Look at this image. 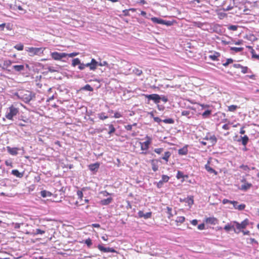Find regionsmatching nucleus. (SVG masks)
<instances>
[{
    "label": "nucleus",
    "instance_id": "f257e3e1",
    "mask_svg": "<svg viewBox=\"0 0 259 259\" xmlns=\"http://www.w3.org/2000/svg\"><path fill=\"white\" fill-rule=\"evenodd\" d=\"M18 113L19 109L12 105L8 109L5 117L9 120H13V117Z\"/></svg>",
    "mask_w": 259,
    "mask_h": 259
},
{
    "label": "nucleus",
    "instance_id": "f03ea898",
    "mask_svg": "<svg viewBox=\"0 0 259 259\" xmlns=\"http://www.w3.org/2000/svg\"><path fill=\"white\" fill-rule=\"evenodd\" d=\"M17 96L25 103H28L32 99L31 93L27 91L20 92Z\"/></svg>",
    "mask_w": 259,
    "mask_h": 259
},
{
    "label": "nucleus",
    "instance_id": "7ed1b4c3",
    "mask_svg": "<svg viewBox=\"0 0 259 259\" xmlns=\"http://www.w3.org/2000/svg\"><path fill=\"white\" fill-rule=\"evenodd\" d=\"M45 49V48H42L28 47L26 48V51L29 53L30 56H33L43 54Z\"/></svg>",
    "mask_w": 259,
    "mask_h": 259
},
{
    "label": "nucleus",
    "instance_id": "20e7f679",
    "mask_svg": "<svg viewBox=\"0 0 259 259\" xmlns=\"http://www.w3.org/2000/svg\"><path fill=\"white\" fill-rule=\"evenodd\" d=\"M151 21L155 23L165 25L167 26H171L173 24L172 21H166L157 17H152L151 18Z\"/></svg>",
    "mask_w": 259,
    "mask_h": 259
},
{
    "label": "nucleus",
    "instance_id": "39448f33",
    "mask_svg": "<svg viewBox=\"0 0 259 259\" xmlns=\"http://www.w3.org/2000/svg\"><path fill=\"white\" fill-rule=\"evenodd\" d=\"M51 56L55 60H61L62 58L67 57L65 53H58L57 52L51 53Z\"/></svg>",
    "mask_w": 259,
    "mask_h": 259
},
{
    "label": "nucleus",
    "instance_id": "423d86ee",
    "mask_svg": "<svg viewBox=\"0 0 259 259\" xmlns=\"http://www.w3.org/2000/svg\"><path fill=\"white\" fill-rule=\"evenodd\" d=\"M145 97L148 100H153L156 104L159 103L161 100V97L159 95L156 94L146 95H145Z\"/></svg>",
    "mask_w": 259,
    "mask_h": 259
},
{
    "label": "nucleus",
    "instance_id": "0eeeda50",
    "mask_svg": "<svg viewBox=\"0 0 259 259\" xmlns=\"http://www.w3.org/2000/svg\"><path fill=\"white\" fill-rule=\"evenodd\" d=\"M145 139H147L144 142H140L141 149L142 150H147L148 149L150 144L151 143V138L148 136H146Z\"/></svg>",
    "mask_w": 259,
    "mask_h": 259
},
{
    "label": "nucleus",
    "instance_id": "6e6552de",
    "mask_svg": "<svg viewBox=\"0 0 259 259\" xmlns=\"http://www.w3.org/2000/svg\"><path fill=\"white\" fill-rule=\"evenodd\" d=\"M233 224H235V228H236L237 229L240 230L242 229L246 228V227L248 225V220L246 219L242 221L241 223L234 221Z\"/></svg>",
    "mask_w": 259,
    "mask_h": 259
},
{
    "label": "nucleus",
    "instance_id": "1a4fd4ad",
    "mask_svg": "<svg viewBox=\"0 0 259 259\" xmlns=\"http://www.w3.org/2000/svg\"><path fill=\"white\" fill-rule=\"evenodd\" d=\"M85 64V67H89L90 70L94 71L97 69V61L94 58L92 59L89 63Z\"/></svg>",
    "mask_w": 259,
    "mask_h": 259
},
{
    "label": "nucleus",
    "instance_id": "9d476101",
    "mask_svg": "<svg viewBox=\"0 0 259 259\" xmlns=\"http://www.w3.org/2000/svg\"><path fill=\"white\" fill-rule=\"evenodd\" d=\"M97 247L100 251L104 252H116V251L114 248L110 247H105L100 244H99Z\"/></svg>",
    "mask_w": 259,
    "mask_h": 259
},
{
    "label": "nucleus",
    "instance_id": "9b49d317",
    "mask_svg": "<svg viewBox=\"0 0 259 259\" xmlns=\"http://www.w3.org/2000/svg\"><path fill=\"white\" fill-rule=\"evenodd\" d=\"M138 216L139 218H143L145 219H148L151 218L152 217V212H146V213H144V212L141 210L139 211L138 212Z\"/></svg>",
    "mask_w": 259,
    "mask_h": 259
},
{
    "label": "nucleus",
    "instance_id": "f8f14e48",
    "mask_svg": "<svg viewBox=\"0 0 259 259\" xmlns=\"http://www.w3.org/2000/svg\"><path fill=\"white\" fill-rule=\"evenodd\" d=\"M232 204L235 209L239 210H242L245 208V205L244 204H238V202L236 201H233Z\"/></svg>",
    "mask_w": 259,
    "mask_h": 259
},
{
    "label": "nucleus",
    "instance_id": "ddd939ff",
    "mask_svg": "<svg viewBox=\"0 0 259 259\" xmlns=\"http://www.w3.org/2000/svg\"><path fill=\"white\" fill-rule=\"evenodd\" d=\"M238 142H241L244 146H246L249 141V138L247 136L245 135L240 137V139L237 140Z\"/></svg>",
    "mask_w": 259,
    "mask_h": 259
},
{
    "label": "nucleus",
    "instance_id": "4468645a",
    "mask_svg": "<svg viewBox=\"0 0 259 259\" xmlns=\"http://www.w3.org/2000/svg\"><path fill=\"white\" fill-rule=\"evenodd\" d=\"M8 152L12 155H16L18 154V149L17 148H11L10 146L7 147Z\"/></svg>",
    "mask_w": 259,
    "mask_h": 259
},
{
    "label": "nucleus",
    "instance_id": "2eb2a0df",
    "mask_svg": "<svg viewBox=\"0 0 259 259\" xmlns=\"http://www.w3.org/2000/svg\"><path fill=\"white\" fill-rule=\"evenodd\" d=\"M99 163L97 162L89 165V167L91 171L96 172L99 167Z\"/></svg>",
    "mask_w": 259,
    "mask_h": 259
},
{
    "label": "nucleus",
    "instance_id": "dca6fc26",
    "mask_svg": "<svg viewBox=\"0 0 259 259\" xmlns=\"http://www.w3.org/2000/svg\"><path fill=\"white\" fill-rule=\"evenodd\" d=\"M218 220L214 217H209L206 219V222L211 225H215L218 224Z\"/></svg>",
    "mask_w": 259,
    "mask_h": 259
},
{
    "label": "nucleus",
    "instance_id": "f3484780",
    "mask_svg": "<svg viewBox=\"0 0 259 259\" xmlns=\"http://www.w3.org/2000/svg\"><path fill=\"white\" fill-rule=\"evenodd\" d=\"M235 224H233V222L231 223L230 224H227L225 227L224 229L227 231L229 232L231 230L233 229L235 231Z\"/></svg>",
    "mask_w": 259,
    "mask_h": 259
},
{
    "label": "nucleus",
    "instance_id": "a211bd4d",
    "mask_svg": "<svg viewBox=\"0 0 259 259\" xmlns=\"http://www.w3.org/2000/svg\"><path fill=\"white\" fill-rule=\"evenodd\" d=\"M205 139L210 141L212 145L215 144L217 142V139L215 136H207Z\"/></svg>",
    "mask_w": 259,
    "mask_h": 259
},
{
    "label": "nucleus",
    "instance_id": "6ab92c4d",
    "mask_svg": "<svg viewBox=\"0 0 259 259\" xmlns=\"http://www.w3.org/2000/svg\"><path fill=\"white\" fill-rule=\"evenodd\" d=\"M12 68L17 72H21L24 70V66L23 65H14Z\"/></svg>",
    "mask_w": 259,
    "mask_h": 259
},
{
    "label": "nucleus",
    "instance_id": "aec40b11",
    "mask_svg": "<svg viewBox=\"0 0 259 259\" xmlns=\"http://www.w3.org/2000/svg\"><path fill=\"white\" fill-rule=\"evenodd\" d=\"M205 167L206 170L209 172L214 173L215 175H217V172L209 166V161H208L207 163L205 165Z\"/></svg>",
    "mask_w": 259,
    "mask_h": 259
},
{
    "label": "nucleus",
    "instance_id": "412c9836",
    "mask_svg": "<svg viewBox=\"0 0 259 259\" xmlns=\"http://www.w3.org/2000/svg\"><path fill=\"white\" fill-rule=\"evenodd\" d=\"M178 153L181 155H185L188 153V149L187 146H185L178 150Z\"/></svg>",
    "mask_w": 259,
    "mask_h": 259
},
{
    "label": "nucleus",
    "instance_id": "4be33fe9",
    "mask_svg": "<svg viewBox=\"0 0 259 259\" xmlns=\"http://www.w3.org/2000/svg\"><path fill=\"white\" fill-rule=\"evenodd\" d=\"M40 195L41 197L45 198L47 197H51L52 195V193L46 190L40 191Z\"/></svg>",
    "mask_w": 259,
    "mask_h": 259
},
{
    "label": "nucleus",
    "instance_id": "5701e85b",
    "mask_svg": "<svg viewBox=\"0 0 259 259\" xmlns=\"http://www.w3.org/2000/svg\"><path fill=\"white\" fill-rule=\"evenodd\" d=\"M12 174L17 177V178H22L23 176V174L20 172L17 169H13L12 170Z\"/></svg>",
    "mask_w": 259,
    "mask_h": 259
},
{
    "label": "nucleus",
    "instance_id": "b1692460",
    "mask_svg": "<svg viewBox=\"0 0 259 259\" xmlns=\"http://www.w3.org/2000/svg\"><path fill=\"white\" fill-rule=\"evenodd\" d=\"M112 201V198L111 197L108 198L107 199H103L101 201V203L102 205H108L110 204Z\"/></svg>",
    "mask_w": 259,
    "mask_h": 259
},
{
    "label": "nucleus",
    "instance_id": "393cba45",
    "mask_svg": "<svg viewBox=\"0 0 259 259\" xmlns=\"http://www.w3.org/2000/svg\"><path fill=\"white\" fill-rule=\"evenodd\" d=\"M251 186L252 185L250 183H245L244 185H241V190L245 191L249 189L251 187Z\"/></svg>",
    "mask_w": 259,
    "mask_h": 259
},
{
    "label": "nucleus",
    "instance_id": "a878e982",
    "mask_svg": "<svg viewBox=\"0 0 259 259\" xmlns=\"http://www.w3.org/2000/svg\"><path fill=\"white\" fill-rule=\"evenodd\" d=\"M220 56V53L215 52L213 55L209 56V58L213 61H216L218 60V58Z\"/></svg>",
    "mask_w": 259,
    "mask_h": 259
},
{
    "label": "nucleus",
    "instance_id": "bb28decb",
    "mask_svg": "<svg viewBox=\"0 0 259 259\" xmlns=\"http://www.w3.org/2000/svg\"><path fill=\"white\" fill-rule=\"evenodd\" d=\"M98 66H106L108 68L110 67L108 63L106 61H100V62L97 61V67H98Z\"/></svg>",
    "mask_w": 259,
    "mask_h": 259
},
{
    "label": "nucleus",
    "instance_id": "cd10ccee",
    "mask_svg": "<svg viewBox=\"0 0 259 259\" xmlns=\"http://www.w3.org/2000/svg\"><path fill=\"white\" fill-rule=\"evenodd\" d=\"M171 155V153L169 151L165 152L164 156L162 157V159L165 160L166 162L168 161V159Z\"/></svg>",
    "mask_w": 259,
    "mask_h": 259
},
{
    "label": "nucleus",
    "instance_id": "c85d7f7f",
    "mask_svg": "<svg viewBox=\"0 0 259 259\" xmlns=\"http://www.w3.org/2000/svg\"><path fill=\"white\" fill-rule=\"evenodd\" d=\"M45 233V231L42 230L40 229H36L35 230H33V234L36 235L38 234H44Z\"/></svg>",
    "mask_w": 259,
    "mask_h": 259
},
{
    "label": "nucleus",
    "instance_id": "c756f323",
    "mask_svg": "<svg viewBox=\"0 0 259 259\" xmlns=\"http://www.w3.org/2000/svg\"><path fill=\"white\" fill-rule=\"evenodd\" d=\"M132 72L138 76H140L142 74V71L137 68H134L132 70Z\"/></svg>",
    "mask_w": 259,
    "mask_h": 259
},
{
    "label": "nucleus",
    "instance_id": "7c9ffc66",
    "mask_svg": "<svg viewBox=\"0 0 259 259\" xmlns=\"http://www.w3.org/2000/svg\"><path fill=\"white\" fill-rule=\"evenodd\" d=\"M80 64V61L78 58H75L72 60V65L73 67L76 66V65H78Z\"/></svg>",
    "mask_w": 259,
    "mask_h": 259
},
{
    "label": "nucleus",
    "instance_id": "2f4dec72",
    "mask_svg": "<svg viewBox=\"0 0 259 259\" xmlns=\"http://www.w3.org/2000/svg\"><path fill=\"white\" fill-rule=\"evenodd\" d=\"M238 108H239V107L237 105H232L228 106V111H229L230 112H234Z\"/></svg>",
    "mask_w": 259,
    "mask_h": 259
},
{
    "label": "nucleus",
    "instance_id": "473e14b6",
    "mask_svg": "<svg viewBox=\"0 0 259 259\" xmlns=\"http://www.w3.org/2000/svg\"><path fill=\"white\" fill-rule=\"evenodd\" d=\"M151 164H152V170L154 171H156L158 169V166L157 163H156L155 162L154 160H153L151 161Z\"/></svg>",
    "mask_w": 259,
    "mask_h": 259
},
{
    "label": "nucleus",
    "instance_id": "72a5a7b5",
    "mask_svg": "<svg viewBox=\"0 0 259 259\" xmlns=\"http://www.w3.org/2000/svg\"><path fill=\"white\" fill-rule=\"evenodd\" d=\"M14 48L18 51H22L24 49V46L23 44L20 43L15 45Z\"/></svg>",
    "mask_w": 259,
    "mask_h": 259
},
{
    "label": "nucleus",
    "instance_id": "f704fd0d",
    "mask_svg": "<svg viewBox=\"0 0 259 259\" xmlns=\"http://www.w3.org/2000/svg\"><path fill=\"white\" fill-rule=\"evenodd\" d=\"M12 63H13V62L10 60H5L4 61V66L5 67H6V68H7L9 66H11Z\"/></svg>",
    "mask_w": 259,
    "mask_h": 259
},
{
    "label": "nucleus",
    "instance_id": "c9c22d12",
    "mask_svg": "<svg viewBox=\"0 0 259 259\" xmlns=\"http://www.w3.org/2000/svg\"><path fill=\"white\" fill-rule=\"evenodd\" d=\"M109 131L108 132V134L109 135H111L114 133L115 131V128L113 126L112 124L109 125Z\"/></svg>",
    "mask_w": 259,
    "mask_h": 259
},
{
    "label": "nucleus",
    "instance_id": "e433bc0d",
    "mask_svg": "<svg viewBox=\"0 0 259 259\" xmlns=\"http://www.w3.org/2000/svg\"><path fill=\"white\" fill-rule=\"evenodd\" d=\"M162 121L165 123L173 124L174 123V120L172 118H167L162 120Z\"/></svg>",
    "mask_w": 259,
    "mask_h": 259
},
{
    "label": "nucleus",
    "instance_id": "4c0bfd02",
    "mask_svg": "<svg viewBox=\"0 0 259 259\" xmlns=\"http://www.w3.org/2000/svg\"><path fill=\"white\" fill-rule=\"evenodd\" d=\"M211 114V111L209 110H207L205 111L202 114V116L204 118H207L208 117L209 115Z\"/></svg>",
    "mask_w": 259,
    "mask_h": 259
},
{
    "label": "nucleus",
    "instance_id": "58836bf2",
    "mask_svg": "<svg viewBox=\"0 0 259 259\" xmlns=\"http://www.w3.org/2000/svg\"><path fill=\"white\" fill-rule=\"evenodd\" d=\"M98 117L101 120H104L107 119L108 117L105 115V113L102 112L98 114Z\"/></svg>",
    "mask_w": 259,
    "mask_h": 259
},
{
    "label": "nucleus",
    "instance_id": "ea45409f",
    "mask_svg": "<svg viewBox=\"0 0 259 259\" xmlns=\"http://www.w3.org/2000/svg\"><path fill=\"white\" fill-rule=\"evenodd\" d=\"M234 60L231 58H229L227 59V61L225 63L223 64V65L225 67H227L229 64L233 63Z\"/></svg>",
    "mask_w": 259,
    "mask_h": 259
},
{
    "label": "nucleus",
    "instance_id": "a19ab883",
    "mask_svg": "<svg viewBox=\"0 0 259 259\" xmlns=\"http://www.w3.org/2000/svg\"><path fill=\"white\" fill-rule=\"evenodd\" d=\"M150 115H151V116L152 117H153L155 122L159 123L160 122L162 121V120H161L160 118H159L158 117H154L153 113H150Z\"/></svg>",
    "mask_w": 259,
    "mask_h": 259
},
{
    "label": "nucleus",
    "instance_id": "79ce46f5",
    "mask_svg": "<svg viewBox=\"0 0 259 259\" xmlns=\"http://www.w3.org/2000/svg\"><path fill=\"white\" fill-rule=\"evenodd\" d=\"M185 220L184 217H177L176 221L177 223H183Z\"/></svg>",
    "mask_w": 259,
    "mask_h": 259
},
{
    "label": "nucleus",
    "instance_id": "37998d69",
    "mask_svg": "<svg viewBox=\"0 0 259 259\" xmlns=\"http://www.w3.org/2000/svg\"><path fill=\"white\" fill-rule=\"evenodd\" d=\"M251 53L252 55V57L253 58H255V59H256L259 60V55H257L255 53V52L253 49H252V50L251 51Z\"/></svg>",
    "mask_w": 259,
    "mask_h": 259
},
{
    "label": "nucleus",
    "instance_id": "c03bdc74",
    "mask_svg": "<svg viewBox=\"0 0 259 259\" xmlns=\"http://www.w3.org/2000/svg\"><path fill=\"white\" fill-rule=\"evenodd\" d=\"M82 89L89 91H93V88L90 84H86L84 87L82 88Z\"/></svg>",
    "mask_w": 259,
    "mask_h": 259
},
{
    "label": "nucleus",
    "instance_id": "a18cd8bd",
    "mask_svg": "<svg viewBox=\"0 0 259 259\" xmlns=\"http://www.w3.org/2000/svg\"><path fill=\"white\" fill-rule=\"evenodd\" d=\"M169 177L166 175H162V179H161V181L163 182V183H166L167 182H168V181L169 180Z\"/></svg>",
    "mask_w": 259,
    "mask_h": 259
},
{
    "label": "nucleus",
    "instance_id": "49530a36",
    "mask_svg": "<svg viewBox=\"0 0 259 259\" xmlns=\"http://www.w3.org/2000/svg\"><path fill=\"white\" fill-rule=\"evenodd\" d=\"M231 50L235 51V52H241L243 50V48L231 47Z\"/></svg>",
    "mask_w": 259,
    "mask_h": 259
},
{
    "label": "nucleus",
    "instance_id": "de8ad7c7",
    "mask_svg": "<svg viewBox=\"0 0 259 259\" xmlns=\"http://www.w3.org/2000/svg\"><path fill=\"white\" fill-rule=\"evenodd\" d=\"M84 243L87 245V246L90 247L92 244V240L90 238H88L84 241Z\"/></svg>",
    "mask_w": 259,
    "mask_h": 259
},
{
    "label": "nucleus",
    "instance_id": "09e8293b",
    "mask_svg": "<svg viewBox=\"0 0 259 259\" xmlns=\"http://www.w3.org/2000/svg\"><path fill=\"white\" fill-rule=\"evenodd\" d=\"M190 114V111L184 110L182 112V115L187 116L188 118L190 117L189 115Z\"/></svg>",
    "mask_w": 259,
    "mask_h": 259
},
{
    "label": "nucleus",
    "instance_id": "8fccbe9b",
    "mask_svg": "<svg viewBox=\"0 0 259 259\" xmlns=\"http://www.w3.org/2000/svg\"><path fill=\"white\" fill-rule=\"evenodd\" d=\"M132 11L133 12H134L135 11V9L134 8H131L129 10H124L123 11V13L125 16H127L129 15L128 11Z\"/></svg>",
    "mask_w": 259,
    "mask_h": 259
},
{
    "label": "nucleus",
    "instance_id": "3c124183",
    "mask_svg": "<svg viewBox=\"0 0 259 259\" xmlns=\"http://www.w3.org/2000/svg\"><path fill=\"white\" fill-rule=\"evenodd\" d=\"M241 72L244 74L248 72V68L246 66H242V67H241Z\"/></svg>",
    "mask_w": 259,
    "mask_h": 259
},
{
    "label": "nucleus",
    "instance_id": "603ef678",
    "mask_svg": "<svg viewBox=\"0 0 259 259\" xmlns=\"http://www.w3.org/2000/svg\"><path fill=\"white\" fill-rule=\"evenodd\" d=\"M177 178L179 179L180 178H184V175L183 172L181 171H178L177 174Z\"/></svg>",
    "mask_w": 259,
    "mask_h": 259
},
{
    "label": "nucleus",
    "instance_id": "864d4df0",
    "mask_svg": "<svg viewBox=\"0 0 259 259\" xmlns=\"http://www.w3.org/2000/svg\"><path fill=\"white\" fill-rule=\"evenodd\" d=\"M163 151V149L162 148H156L154 149V152L156 153L160 154Z\"/></svg>",
    "mask_w": 259,
    "mask_h": 259
},
{
    "label": "nucleus",
    "instance_id": "5fc2aeb1",
    "mask_svg": "<svg viewBox=\"0 0 259 259\" xmlns=\"http://www.w3.org/2000/svg\"><path fill=\"white\" fill-rule=\"evenodd\" d=\"M164 183L161 181H159L158 182L156 183V186L158 188H161L163 185Z\"/></svg>",
    "mask_w": 259,
    "mask_h": 259
},
{
    "label": "nucleus",
    "instance_id": "6e6d98bb",
    "mask_svg": "<svg viewBox=\"0 0 259 259\" xmlns=\"http://www.w3.org/2000/svg\"><path fill=\"white\" fill-rule=\"evenodd\" d=\"M66 54L67 55V56H68L69 57H75V56H77L78 54V53L73 52V53H70V54L66 53Z\"/></svg>",
    "mask_w": 259,
    "mask_h": 259
},
{
    "label": "nucleus",
    "instance_id": "4d7b16f0",
    "mask_svg": "<svg viewBox=\"0 0 259 259\" xmlns=\"http://www.w3.org/2000/svg\"><path fill=\"white\" fill-rule=\"evenodd\" d=\"M77 195L78 196V198L82 199V198L83 197V193H82V191H79V190L77 191Z\"/></svg>",
    "mask_w": 259,
    "mask_h": 259
},
{
    "label": "nucleus",
    "instance_id": "13d9d810",
    "mask_svg": "<svg viewBox=\"0 0 259 259\" xmlns=\"http://www.w3.org/2000/svg\"><path fill=\"white\" fill-rule=\"evenodd\" d=\"M113 117L115 118H118L122 117V114L118 112H116L114 113Z\"/></svg>",
    "mask_w": 259,
    "mask_h": 259
},
{
    "label": "nucleus",
    "instance_id": "bf43d9fd",
    "mask_svg": "<svg viewBox=\"0 0 259 259\" xmlns=\"http://www.w3.org/2000/svg\"><path fill=\"white\" fill-rule=\"evenodd\" d=\"M249 241H250L248 243H250L251 244H258L257 241L256 240H255L254 238H250Z\"/></svg>",
    "mask_w": 259,
    "mask_h": 259
},
{
    "label": "nucleus",
    "instance_id": "052dcab7",
    "mask_svg": "<svg viewBox=\"0 0 259 259\" xmlns=\"http://www.w3.org/2000/svg\"><path fill=\"white\" fill-rule=\"evenodd\" d=\"M233 202V201H231V200H229L228 199H224L223 200V203L225 204H227V203H231V204H232V202Z\"/></svg>",
    "mask_w": 259,
    "mask_h": 259
},
{
    "label": "nucleus",
    "instance_id": "680f3d73",
    "mask_svg": "<svg viewBox=\"0 0 259 259\" xmlns=\"http://www.w3.org/2000/svg\"><path fill=\"white\" fill-rule=\"evenodd\" d=\"M85 68V64L84 63H82L80 62L78 66V69L80 70H83Z\"/></svg>",
    "mask_w": 259,
    "mask_h": 259
},
{
    "label": "nucleus",
    "instance_id": "e2e57ef3",
    "mask_svg": "<svg viewBox=\"0 0 259 259\" xmlns=\"http://www.w3.org/2000/svg\"><path fill=\"white\" fill-rule=\"evenodd\" d=\"M229 29L231 30L235 31L237 29V26L236 25H231L229 26Z\"/></svg>",
    "mask_w": 259,
    "mask_h": 259
},
{
    "label": "nucleus",
    "instance_id": "0e129e2a",
    "mask_svg": "<svg viewBox=\"0 0 259 259\" xmlns=\"http://www.w3.org/2000/svg\"><path fill=\"white\" fill-rule=\"evenodd\" d=\"M205 228V225L204 224H199L198 226V229L200 230H202L204 229Z\"/></svg>",
    "mask_w": 259,
    "mask_h": 259
},
{
    "label": "nucleus",
    "instance_id": "69168bd1",
    "mask_svg": "<svg viewBox=\"0 0 259 259\" xmlns=\"http://www.w3.org/2000/svg\"><path fill=\"white\" fill-rule=\"evenodd\" d=\"M133 125L131 124L127 125L125 126V128L127 131H131L132 130Z\"/></svg>",
    "mask_w": 259,
    "mask_h": 259
},
{
    "label": "nucleus",
    "instance_id": "338daca9",
    "mask_svg": "<svg viewBox=\"0 0 259 259\" xmlns=\"http://www.w3.org/2000/svg\"><path fill=\"white\" fill-rule=\"evenodd\" d=\"M101 193L104 196H107L108 195H111L110 193H108L106 191H102V192H101Z\"/></svg>",
    "mask_w": 259,
    "mask_h": 259
},
{
    "label": "nucleus",
    "instance_id": "774afa93",
    "mask_svg": "<svg viewBox=\"0 0 259 259\" xmlns=\"http://www.w3.org/2000/svg\"><path fill=\"white\" fill-rule=\"evenodd\" d=\"M161 100L163 101L164 102L166 103L168 101V99L167 97L165 96H162L161 97Z\"/></svg>",
    "mask_w": 259,
    "mask_h": 259
}]
</instances>
